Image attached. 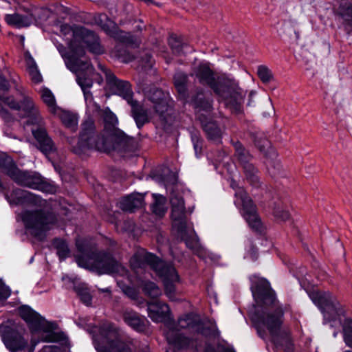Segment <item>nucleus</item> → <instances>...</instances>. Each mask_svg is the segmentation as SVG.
Masks as SVG:
<instances>
[{"mask_svg":"<svg viewBox=\"0 0 352 352\" xmlns=\"http://www.w3.org/2000/svg\"><path fill=\"white\" fill-rule=\"evenodd\" d=\"M38 352H60V349L55 346H45Z\"/></svg>","mask_w":352,"mask_h":352,"instance_id":"obj_60","label":"nucleus"},{"mask_svg":"<svg viewBox=\"0 0 352 352\" xmlns=\"http://www.w3.org/2000/svg\"><path fill=\"white\" fill-rule=\"evenodd\" d=\"M162 182L168 190L170 188V186H174L176 183L175 175L168 171V173L162 178Z\"/></svg>","mask_w":352,"mask_h":352,"instance_id":"obj_55","label":"nucleus"},{"mask_svg":"<svg viewBox=\"0 0 352 352\" xmlns=\"http://www.w3.org/2000/svg\"><path fill=\"white\" fill-rule=\"evenodd\" d=\"M0 168L10 177L18 169L12 158L5 153L0 155Z\"/></svg>","mask_w":352,"mask_h":352,"instance_id":"obj_36","label":"nucleus"},{"mask_svg":"<svg viewBox=\"0 0 352 352\" xmlns=\"http://www.w3.org/2000/svg\"><path fill=\"white\" fill-rule=\"evenodd\" d=\"M340 13L344 20L345 30L348 34L352 33V4L346 3L342 5Z\"/></svg>","mask_w":352,"mask_h":352,"instance_id":"obj_34","label":"nucleus"},{"mask_svg":"<svg viewBox=\"0 0 352 352\" xmlns=\"http://www.w3.org/2000/svg\"><path fill=\"white\" fill-rule=\"evenodd\" d=\"M63 124L72 131H76L78 127V118L77 115L70 113L69 111H60L57 113Z\"/></svg>","mask_w":352,"mask_h":352,"instance_id":"obj_33","label":"nucleus"},{"mask_svg":"<svg viewBox=\"0 0 352 352\" xmlns=\"http://www.w3.org/2000/svg\"><path fill=\"white\" fill-rule=\"evenodd\" d=\"M311 298L324 314V316L335 320L338 316L344 314V309L336 298L329 292H316L312 294Z\"/></svg>","mask_w":352,"mask_h":352,"instance_id":"obj_13","label":"nucleus"},{"mask_svg":"<svg viewBox=\"0 0 352 352\" xmlns=\"http://www.w3.org/2000/svg\"><path fill=\"white\" fill-rule=\"evenodd\" d=\"M22 221L32 235L40 236L56 221L55 215L43 210H27L21 214Z\"/></svg>","mask_w":352,"mask_h":352,"instance_id":"obj_10","label":"nucleus"},{"mask_svg":"<svg viewBox=\"0 0 352 352\" xmlns=\"http://www.w3.org/2000/svg\"><path fill=\"white\" fill-rule=\"evenodd\" d=\"M6 197L10 202L15 204H36L39 202L38 197L21 188H16L13 190L10 195H6Z\"/></svg>","mask_w":352,"mask_h":352,"instance_id":"obj_22","label":"nucleus"},{"mask_svg":"<svg viewBox=\"0 0 352 352\" xmlns=\"http://www.w3.org/2000/svg\"><path fill=\"white\" fill-rule=\"evenodd\" d=\"M99 337L94 340L97 352H132L129 345L124 342L117 329L111 323L103 324Z\"/></svg>","mask_w":352,"mask_h":352,"instance_id":"obj_8","label":"nucleus"},{"mask_svg":"<svg viewBox=\"0 0 352 352\" xmlns=\"http://www.w3.org/2000/svg\"><path fill=\"white\" fill-rule=\"evenodd\" d=\"M96 23L101 27V28L109 36L117 28L116 23L109 19L104 14H100L96 19Z\"/></svg>","mask_w":352,"mask_h":352,"instance_id":"obj_39","label":"nucleus"},{"mask_svg":"<svg viewBox=\"0 0 352 352\" xmlns=\"http://www.w3.org/2000/svg\"><path fill=\"white\" fill-rule=\"evenodd\" d=\"M174 85L179 98L182 100L188 95V76L182 72H177L174 75Z\"/></svg>","mask_w":352,"mask_h":352,"instance_id":"obj_31","label":"nucleus"},{"mask_svg":"<svg viewBox=\"0 0 352 352\" xmlns=\"http://www.w3.org/2000/svg\"><path fill=\"white\" fill-rule=\"evenodd\" d=\"M280 31V34L287 36L293 42L296 43L299 39V33L294 28V22L292 20L285 21Z\"/></svg>","mask_w":352,"mask_h":352,"instance_id":"obj_41","label":"nucleus"},{"mask_svg":"<svg viewBox=\"0 0 352 352\" xmlns=\"http://www.w3.org/2000/svg\"><path fill=\"white\" fill-rule=\"evenodd\" d=\"M82 90L83 91L85 100L91 102L93 100V96L89 89H82Z\"/></svg>","mask_w":352,"mask_h":352,"instance_id":"obj_61","label":"nucleus"},{"mask_svg":"<svg viewBox=\"0 0 352 352\" xmlns=\"http://www.w3.org/2000/svg\"><path fill=\"white\" fill-rule=\"evenodd\" d=\"M124 322L133 330L139 333L145 332L148 326V321L144 316L133 310H125L122 314Z\"/></svg>","mask_w":352,"mask_h":352,"instance_id":"obj_21","label":"nucleus"},{"mask_svg":"<svg viewBox=\"0 0 352 352\" xmlns=\"http://www.w3.org/2000/svg\"><path fill=\"white\" fill-rule=\"evenodd\" d=\"M76 82L81 87V89H89L93 85V79L91 76L94 73V68L93 67V72H89L86 67L82 66V69L76 72Z\"/></svg>","mask_w":352,"mask_h":352,"instance_id":"obj_32","label":"nucleus"},{"mask_svg":"<svg viewBox=\"0 0 352 352\" xmlns=\"http://www.w3.org/2000/svg\"><path fill=\"white\" fill-rule=\"evenodd\" d=\"M147 310L148 316L156 322H162L170 313L168 305L160 301L148 303Z\"/></svg>","mask_w":352,"mask_h":352,"instance_id":"obj_23","label":"nucleus"},{"mask_svg":"<svg viewBox=\"0 0 352 352\" xmlns=\"http://www.w3.org/2000/svg\"><path fill=\"white\" fill-rule=\"evenodd\" d=\"M257 74L264 83L270 82L273 79L272 71L265 65H259L257 68Z\"/></svg>","mask_w":352,"mask_h":352,"instance_id":"obj_50","label":"nucleus"},{"mask_svg":"<svg viewBox=\"0 0 352 352\" xmlns=\"http://www.w3.org/2000/svg\"><path fill=\"white\" fill-rule=\"evenodd\" d=\"M146 98L153 104L154 109L160 117L168 110V94L162 89L153 87L149 90H145Z\"/></svg>","mask_w":352,"mask_h":352,"instance_id":"obj_19","label":"nucleus"},{"mask_svg":"<svg viewBox=\"0 0 352 352\" xmlns=\"http://www.w3.org/2000/svg\"><path fill=\"white\" fill-rule=\"evenodd\" d=\"M192 323V318L188 316H185L184 317L180 318L178 320L177 326L180 329H186L190 327Z\"/></svg>","mask_w":352,"mask_h":352,"instance_id":"obj_56","label":"nucleus"},{"mask_svg":"<svg viewBox=\"0 0 352 352\" xmlns=\"http://www.w3.org/2000/svg\"><path fill=\"white\" fill-rule=\"evenodd\" d=\"M99 69L104 74L109 88L116 94L122 96L128 102L133 100V91L128 81L118 79L111 70L99 64Z\"/></svg>","mask_w":352,"mask_h":352,"instance_id":"obj_15","label":"nucleus"},{"mask_svg":"<svg viewBox=\"0 0 352 352\" xmlns=\"http://www.w3.org/2000/svg\"><path fill=\"white\" fill-rule=\"evenodd\" d=\"M55 12L56 14H68L69 13V10L67 8H66L60 4H56L54 6V8L51 10V12Z\"/></svg>","mask_w":352,"mask_h":352,"instance_id":"obj_58","label":"nucleus"},{"mask_svg":"<svg viewBox=\"0 0 352 352\" xmlns=\"http://www.w3.org/2000/svg\"><path fill=\"white\" fill-rule=\"evenodd\" d=\"M182 101L191 105L197 113H208L212 110V100L205 95L204 91L201 88L196 89L190 96L188 94Z\"/></svg>","mask_w":352,"mask_h":352,"instance_id":"obj_17","label":"nucleus"},{"mask_svg":"<svg viewBox=\"0 0 352 352\" xmlns=\"http://www.w3.org/2000/svg\"><path fill=\"white\" fill-rule=\"evenodd\" d=\"M19 313L20 316L27 322L30 329L32 331L41 316L28 305L20 307Z\"/></svg>","mask_w":352,"mask_h":352,"instance_id":"obj_30","label":"nucleus"},{"mask_svg":"<svg viewBox=\"0 0 352 352\" xmlns=\"http://www.w3.org/2000/svg\"><path fill=\"white\" fill-rule=\"evenodd\" d=\"M130 264L137 274L140 270H145L147 266H150L162 279L166 296L172 301L177 299L175 283L179 281V277L171 263H166L142 249L131 258Z\"/></svg>","mask_w":352,"mask_h":352,"instance_id":"obj_5","label":"nucleus"},{"mask_svg":"<svg viewBox=\"0 0 352 352\" xmlns=\"http://www.w3.org/2000/svg\"><path fill=\"white\" fill-rule=\"evenodd\" d=\"M277 153L274 149H270V154L265 155L266 166L268 171L272 176H275L280 169V164L279 160H277Z\"/></svg>","mask_w":352,"mask_h":352,"instance_id":"obj_35","label":"nucleus"},{"mask_svg":"<svg viewBox=\"0 0 352 352\" xmlns=\"http://www.w3.org/2000/svg\"><path fill=\"white\" fill-rule=\"evenodd\" d=\"M5 20L8 24L19 28L28 27L32 23V18L29 16V12L6 14Z\"/></svg>","mask_w":352,"mask_h":352,"instance_id":"obj_28","label":"nucleus"},{"mask_svg":"<svg viewBox=\"0 0 352 352\" xmlns=\"http://www.w3.org/2000/svg\"><path fill=\"white\" fill-rule=\"evenodd\" d=\"M169 45L171 47V50L174 54L177 55L183 53L184 50L188 47L186 44L182 43L178 38L175 36H172L168 39ZM184 52H187L186 50Z\"/></svg>","mask_w":352,"mask_h":352,"instance_id":"obj_48","label":"nucleus"},{"mask_svg":"<svg viewBox=\"0 0 352 352\" xmlns=\"http://www.w3.org/2000/svg\"><path fill=\"white\" fill-rule=\"evenodd\" d=\"M170 202L172 206L173 228L177 236L184 241L186 246L200 256L199 243L195 231L187 227L185 217L184 201L179 193L175 192L171 186Z\"/></svg>","mask_w":352,"mask_h":352,"instance_id":"obj_6","label":"nucleus"},{"mask_svg":"<svg viewBox=\"0 0 352 352\" xmlns=\"http://www.w3.org/2000/svg\"><path fill=\"white\" fill-rule=\"evenodd\" d=\"M192 140L193 142L194 148L196 154L201 152V141L199 139V138L196 135L192 136Z\"/></svg>","mask_w":352,"mask_h":352,"instance_id":"obj_59","label":"nucleus"},{"mask_svg":"<svg viewBox=\"0 0 352 352\" xmlns=\"http://www.w3.org/2000/svg\"><path fill=\"white\" fill-rule=\"evenodd\" d=\"M144 206V195L133 193L123 197L120 201V208L123 211L134 212Z\"/></svg>","mask_w":352,"mask_h":352,"instance_id":"obj_24","label":"nucleus"},{"mask_svg":"<svg viewBox=\"0 0 352 352\" xmlns=\"http://www.w3.org/2000/svg\"><path fill=\"white\" fill-rule=\"evenodd\" d=\"M110 36L124 44L134 45L137 43V38L133 35L120 30L118 27Z\"/></svg>","mask_w":352,"mask_h":352,"instance_id":"obj_40","label":"nucleus"},{"mask_svg":"<svg viewBox=\"0 0 352 352\" xmlns=\"http://www.w3.org/2000/svg\"><path fill=\"white\" fill-rule=\"evenodd\" d=\"M1 100L10 109L17 111L20 118H27V124L38 126L36 129H32V133L38 142L39 150L45 155L47 156L56 151V146L45 129L43 127V118L31 97L21 91L17 99L8 96L1 97Z\"/></svg>","mask_w":352,"mask_h":352,"instance_id":"obj_3","label":"nucleus"},{"mask_svg":"<svg viewBox=\"0 0 352 352\" xmlns=\"http://www.w3.org/2000/svg\"><path fill=\"white\" fill-rule=\"evenodd\" d=\"M10 289L0 280V300H5L10 296Z\"/></svg>","mask_w":352,"mask_h":352,"instance_id":"obj_57","label":"nucleus"},{"mask_svg":"<svg viewBox=\"0 0 352 352\" xmlns=\"http://www.w3.org/2000/svg\"><path fill=\"white\" fill-rule=\"evenodd\" d=\"M175 332L173 331H169L167 333V339L170 343L181 348L188 344V340L186 337L177 333H175V336H173Z\"/></svg>","mask_w":352,"mask_h":352,"instance_id":"obj_47","label":"nucleus"},{"mask_svg":"<svg viewBox=\"0 0 352 352\" xmlns=\"http://www.w3.org/2000/svg\"><path fill=\"white\" fill-rule=\"evenodd\" d=\"M50 14L51 10L45 8H35L29 12V16L32 18V23L46 21Z\"/></svg>","mask_w":352,"mask_h":352,"instance_id":"obj_44","label":"nucleus"},{"mask_svg":"<svg viewBox=\"0 0 352 352\" xmlns=\"http://www.w3.org/2000/svg\"><path fill=\"white\" fill-rule=\"evenodd\" d=\"M254 142L255 146L262 152L265 155L270 154V149H274L271 147L270 142L261 133L253 135Z\"/></svg>","mask_w":352,"mask_h":352,"instance_id":"obj_42","label":"nucleus"},{"mask_svg":"<svg viewBox=\"0 0 352 352\" xmlns=\"http://www.w3.org/2000/svg\"><path fill=\"white\" fill-rule=\"evenodd\" d=\"M201 333L205 336L216 337L219 336V331L215 323L205 325L201 330Z\"/></svg>","mask_w":352,"mask_h":352,"instance_id":"obj_53","label":"nucleus"},{"mask_svg":"<svg viewBox=\"0 0 352 352\" xmlns=\"http://www.w3.org/2000/svg\"><path fill=\"white\" fill-rule=\"evenodd\" d=\"M58 325L54 322H49L41 316L32 331H41L46 333L41 338L42 341L46 342H58L65 340V335L60 331H56Z\"/></svg>","mask_w":352,"mask_h":352,"instance_id":"obj_16","label":"nucleus"},{"mask_svg":"<svg viewBox=\"0 0 352 352\" xmlns=\"http://www.w3.org/2000/svg\"><path fill=\"white\" fill-rule=\"evenodd\" d=\"M128 295H129L131 298H133V299L136 298V297H137V293H136L134 290H133V289H129V292Z\"/></svg>","mask_w":352,"mask_h":352,"instance_id":"obj_63","label":"nucleus"},{"mask_svg":"<svg viewBox=\"0 0 352 352\" xmlns=\"http://www.w3.org/2000/svg\"><path fill=\"white\" fill-rule=\"evenodd\" d=\"M1 336L6 347L10 352L21 351L28 345V340L23 336L22 329L16 327H3Z\"/></svg>","mask_w":352,"mask_h":352,"instance_id":"obj_14","label":"nucleus"},{"mask_svg":"<svg viewBox=\"0 0 352 352\" xmlns=\"http://www.w3.org/2000/svg\"><path fill=\"white\" fill-rule=\"evenodd\" d=\"M86 149H96L100 151L109 152L111 150L123 151L117 146L116 142L110 138L104 131L98 133L92 119L88 118L82 124V130L77 147L74 148L76 153L80 154Z\"/></svg>","mask_w":352,"mask_h":352,"instance_id":"obj_7","label":"nucleus"},{"mask_svg":"<svg viewBox=\"0 0 352 352\" xmlns=\"http://www.w3.org/2000/svg\"><path fill=\"white\" fill-rule=\"evenodd\" d=\"M201 116V115L200 116ZM202 128L206 133L207 138L212 141L219 142L221 138L222 131L217 126V123L212 120H206V118L199 117Z\"/></svg>","mask_w":352,"mask_h":352,"instance_id":"obj_25","label":"nucleus"},{"mask_svg":"<svg viewBox=\"0 0 352 352\" xmlns=\"http://www.w3.org/2000/svg\"><path fill=\"white\" fill-rule=\"evenodd\" d=\"M131 106V113L136 122L138 127L141 128L144 124L148 122V113L142 106L139 105L135 100L128 102Z\"/></svg>","mask_w":352,"mask_h":352,"instance_id":"obj_27","label":"nucleus"},{"mask_svg":"<svg viewBox=\"0 0 352 352\" xmlns=\"http://www.w3.org/2000/svg\"><path fill=\"white\" fill-rule=\"evenodd\" d=\"M78 26L72 28V26H70L67 24H63V25H60V32L64 36H67V35L72 36L73 38L70 41H75V32H76V28Z\"/></svg>","mask_w":352,"mask_h":352,"instance_id":"obj_54","label":"nucleus"},{"mask_svg":"<svg viewBox=\"0 0 352 352\" xmlns=\"http://www.w3.org/2000/svg\"><path fill=\"white\" fill-rule=\"evenodd\" d=\"M26 63L32 80L35 83L41 82L42 81V76L33 58L30 56H28L26 58Z\"/></svg>","mask_w":352,"mask_h":352,"instance_id":"obj_43","label":"nucleus"},{"mask_svg":"<svg viewBox=\"0 0 352 352\" xmlns=\"http://www.w3.org/2000/svg\"><path fill=\"white\" fill-rule=\"evenodd\" d=\"M142 287L144 292L151 298H158L162 294L160 288L153 282H144Z\"/></svg>","mask_w":352,"mask_h":352,"instance_id":"obj_45","label":"nucleus"},{"mask_svg":"<svg viewBox=\"0 0 352 352\" xmlns=\"http://www.w3.org/2000/svg\"><path fill=\"white\" fill-rule=\"evenodd\" d=\"M11 178L19 185L33 189H42L43 186V178L35 173L23 171L19 168Z\"/></svg>","mask_w":352,"mask_h":352,"instance_id":"obj_20","label":"nucleus"},{"mask_svg":"<svg viewBox=\"0 0 352 352\" xmlns=\"http://www.w3.org/2000/svg\"><path fill=\"white\" fill-rule=\"evenodd\" d=\"M247 181L254 187L258 188L261 186V182L258 176V169L252 162L247 163L241 166Z\"/></svg>","mask_w":352,"mask_h":352,"instance_id":"obj_29","label":"nucleus"},{"mask_svg":"<svg viewBox=\"0 0 352 352\" xmlns=\"http://www.w3.org/2000/svg\"><path fill=\"white\" fill-rule=\"evenodd\" d=\"M41 98L52 113L56 114L58 113L60 108L57 107L55 98L50 89L47 88L43 89L41 91Z\"/></svg>","mask_w":352,"mask_h":352,"instance_id":"obj_37","label":"nucleus"},{"mask_svg":"<svg viewBox=\"0 0 352 352\" xmlns=\"http://www.w3.org/2000/svg\"><path fill=\"white\" fill-rule=\"evenodd\" d=\"M344 339L347 346L352 347V320L346 321L344 327Z\"/></svg>","mask_w":352,"mask_h":352,"instance_id":"obj_51","label":"nucleus"},{"mask_svg":"<svg viewBox=\"0 0 352 352\" xmlns=\"http://www.w3.org/2000/svg\"><path fill=\"white\" fill-rule=\"evenodd\" d=\"M261 305L255 308L252 315V320L258 336L265 339L268 332L274 343L280 344L283 338H287L288 331L282 329L283 311L274 295L270 291L261 294L253 293Z\"/></svg>","mask_w":352,"mask_h":352,"instance_id":"obj_1","label":"nucleus"},{"mask_svg":"<svg viewBox=\"0 0 352 352\" xmlns=\"http://www.w3.org/2000/svg\"><path fill=\"white\" fill-rule=\"evenodd\" d=\"M274 215L276 219L283 221L289 219L290 216L289 212L285 210L279 204H275L274 208Z\"/></svg>","mask_w":352,"mask_h":352,"instance_id":"obj_52","label":"nucleus"},{"mask_svg":"<svg viewBox=\"0 0 352 352\" xmlns=\"http://www.w3.org/2000/svg\"><path fill=\"white\" fill-rule=\"evenodd\" d=\"M76 292L80 297V300L87 305L91 302L92 297L87 287L82 285H78L74 287Z\"/></svg>","mask_w":352,"mask_h":352,"instance_id":"obj_49","label":"nucleus"},{"mask_svg":"<svg viewBox=\"0 0 352 352\" xmlns=\"http://www.w3.org/2000/svg\"><path fill=\"white\" fill-rule=\"evenodd\" d=\"M190 75L197 78L201 84L208 85L232 113L239 114L243 112L246 92L234 80L228 78L216 80L213 72L204 63L195 67Z\"/></svg>","mask_w":352,"mask_h":352,"instance_id":"obj_2","label":"nucleus"},{"mask_svg":"<svg viewBox=\"0 0 352 352\" xmlns=\"http://www.w3.org/2000/svg\"><path fill=\"white\" fill-rule=\"evenodd\" d=\"M84 45L93 54H101L104 52L98 36L94 32L84 27L78 26L76 28L75 41L69 42V47L74 54L81 58L85 54Z\"/></svg>","mask_w":352,"mask_h":352,"instance_id":"obj_11","label":"nucleus"},{"mask_svg":"<svg viewBox=\"0 0 352 352\" xmlns=\"http://www.w3.org/2000/svg\"><path fill=\"white\" fill-rule=\"evenodd\" d=\"M232 145L234 149V157L239 166H242L250 162H252V155L240 142H234Z\"/></svg>","mask_w":352,"mask_h":352,"instance_id":"obj_26","label":"nucleus"},{"mask_svg":"<svg viewBox=\"0 0 352 352\" xmlns=\"http://www.w3.org/2000/svg\"><path fill=\"white\" fill-rule=\"evenodd\" d=\"M56 47L61 56L64 58L67 67L72 72H78L81 69L84 65L89 72H93V65L89 61L87 60H80V57L74 54L70 48V52L69 53L62 44H58Z\"/></svg>","mask_w":352,"mask_h":352,"instance_id":"obj_18","label":"nucleus"},{"mask_svg":"<svg viewBox=\"0 0 352 352\" xmlns=\"http://www.w3.org/2000/svg\"><path fill=\"white\" fill-rule=\"evenodd\" d=\"M230 186L235 190L234 204L237 207H241V214L249 226L255 231H261L262 223L252 199L248 195L244 188L239 186L236 181L232 179Z\"/></svg>","mask_w":352,"mask_h":352,"instance_id":"obj_9","label":"nucleus"},{"mask_svg":"<svg viewBox=\"0 0 352 352\" xmlns=\"http://www.w3.org/2000/svg\"><path fill=\"white\" fill-rule=\"evenodd\" d=\"M104 128L103 131L116 142L117 146H120L123 149V152L131 151L135 149V140L133 138L129 137L122 131L116 127L118 119L113 113L109 110L104 111Z\"/></svg>","mask_w":352,"mask_h":352,"instance_id":"obj_12","label":"nucleus"},{"mask_svg":"<svg viewBox=\"0 0 352 352\" xmlns=\"http://www.w3.org/2000/svg\"><path fill=\"white\" fill-rule=\"evenodd\" d=\"M154 202L151 205L152 212L158 217H162L166 212V198L160 195L153 194Z\"/></svg>","mask_w":352,"mask_h":352,"instance_id":"obj_38","label":"nucleus"},{"mask_svg":"<svg viewBox=\"0 0 352 352\" xmlns=\"http://www.w3.org/2000/svg\"><path fill=\"white\" fill-rule=\"evenodd\" d=\"M79 254L76 261L80 267L89 268L98 274H108L129 278L128 270L119 263L110 254L97 252L84 240L76 243Z\"/></svg>","mask_w":352,"mask_h":352,"instance_id":"obj_4","label":"nucleus"},{"mask_svg":"<svg viewBox=\"0 0 352 352\" xmlns=\"http://www.w3.org/2000/svg\"><path fill=\"white\" fill-rule=\"evenodd\" d=\"M53 244L60 260H64L69 256V249L64 240L56 239L54 241Z\"/></svg>","mask_w":352,"mask_h":352,"instance_id":"obj_46","label":"nucleus"},{"mask_svg":"<svg viewBox=\"0 0 352 352\" xmlns=\"http://www.w3.org/2000/svg\"><path fill=\"white\" fill-rule=\"evenodd\" d=\"M133 59V56L132 55L128 54V57L126 58H124L123 61L125 63H128Z\"/></svg>","mask_w":352,"mask_h":352,"instance_id":"obj_64","label":"nucleus"},{"mask_svg":"<svg viewBox=\"0 0 352 352\" xmlns=\"http://www.w3.org/2000/svg\"><path fill=\"white\" fill-rule=\"evenodd\" d=\"M0 89L1 90H7L8 89V83L7 80L0 76Z\"/></svg>","mask_w":352,"mask_h":352,"instance_id":"obj_62","label":"nucleus"}]
</instances>
